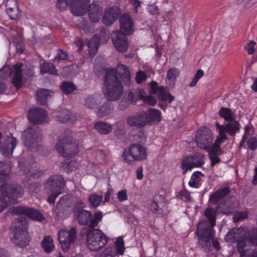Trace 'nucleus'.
Returning a JSON list of instances; mask_svg holds the SVG:
<instances>
[{
	"instance_id": "f257e3e1",
	"label": "nucleus",
	"mask_w": 257,
	"mask_h": 257,
	"mask_svg": "<svg viewBox=\"0 0 257 257\" xmlns=\"http://www.w3.org/2000/svg\"><path fill=\"white\" fill-rule=\"evenodd\" d=\"M118 75L124 85L129 86L131 84L130 72L126 65L118 66V71L115 68L106 69L103 80V93L108 100H117L123 94V86Z\"/></svg>"
},
{
	"instance_id": "f03ea898",
	"label": "nucleus",
	"mask_w": 257,
	"mask_h": 257,
	"mask_svg": "<svg viewBox=\"0 0 257 257\" xmlns=\"http://www.w3.org/2000/svg\"><path fill=\"white\" fill-rule=\"evenodd\" d=\"M55 147L58 153L65 158H71L79 152L78 144L69 137H65L58 140ZM62 164L68 172L75 171L78 167L77 162L69 161V159L64 160Z\"/></svg>"
},
{
	"instance_id": "7ed1b4c3",
	"label": "nucleus",
	"mask_w": 257,
	"mask_h": 257,
	"mask_svg": "<svg viewBox=\"0 0 257 257\" xmlns=\"http://www.w3.org/2000/svg\"><path fill=\"white\" fill-rule=\"evenodd\" d=\"M225 239L232 243H236L237 249L243 246H257V228L240 233L238 228H233L227 232Z\"/></svg>"
},
{
	"instance_id": "20e7f679",
	"label": "nucleus",
	"mask_w": 257,
	"mask_h": 257,
	"mask_svg": "<svg viewBox=\"0 0 257 257\" xmlns=\"http://www.w3.org/2000/svg\"><path fill=\"white\" fill-rule=\"evenodd\" d=\"M0 213L11 204L18 203V199L24 194L22 187L18 184H5L0 186Z\"/></svg>"
},
{
	"instance_id": "39448f33",
	"label": "nucleus",
	"mask_w": 257,
	"mask_h": 257,
	"mask_svg": "<svg viewBox=\"0 0 257 257\" xmlns=\"http://www.w3.org/2000/svg\"><path fill=\"white\" fill-rule=\"evenodd\" d=\"M28 226V221L24 217L16 219L11 225V229L14 233V236L11 238V240L21 247H26L29 243L30 237L27 231Z\"/></svg>"
},
{
	"instance_id": "423d86ee",
	"label": "nucleus",
	"mask_w": 257,
	"mask_h": 257,
	"mask_svg": "<svg viewBox=\"0 0 257 257\" xmlns=\"http://www.w3.org/2000/svg\"><path fill=\"white\" fill-rule=\"evenodd\" d=\"M108 240V237L99 229L90 228L87 231L86 243L92 251L100 250L106 244Z\"/></svg>"
},
{
	"instance_id": "0eeeda50",
	"label": "nucleus",
	"mask_w": 257,
	"mask_h": 257,
	"mask_svg": "<svg viewBox=\"0 0 257 257\" xmlns=\"http://www.w3.org/2000/svg\"><path fill=\"white\" fill-rule=\"evenodd\" d=\"M74 213L78 223L81 225H88L89 228L97 227L103 217L102 212L100 211L95 212L93 217L90 211L83 209H78Z\"/></svg>"
},
{
	"instance_id": "6e6552de",
	"label": "nucleus",
	"mask_w": 257,
	"mask_h": 257,
	"mask_svg": "<svg viewBox=\"0 0 257 257\" xmlns=\"http://www.w3.org/2000/svg\"><path fill=\"white\" fill-rule=\"evenodd\" d=\"M122 157L127 163L144 160L147 158V149L145 147L134 143L124 150Z\"/></svg>"
},
{
	"instance_id": "1a4fd4ad",
	"label": "nucleus",
	"mask_w": 257,
	"mask_h": 257,
	"mask_svg": "<svg viewBox=\"0 0 257 257\" xmlns=\"http://www.w3.org/2000/svg\"><path fill=\"white\" fill-rule=\"evenodd\" d=\"M41 136V132L39 127L36 125L29 127L24 131L22 136L25 146L32 150L37 146Z\"/></svg>"
},
{
	"instance_id": "9d476101",
	"label": "nucleus",
	"mask_w": 257,
	"mask_h": 257,
	"mask_svg": "<svg viewBox=\"0 0 257 257\" xmlns=\"http://www.w3.org/2000/svg\"><path fill=\"white\" fill-rule=\"evenodd\" d=\"M213 141V134L209 128L202 126L197 131L195 142L200 149L207 150L209 146L212 145Z\"/></svg>"
},
{
	"instance_id": "9b49d317",
	"label": "nucleus",
	"mask_w": 257,
	"mask_h": 257,
	"mask_svg": "<svg viewBox=\"0 0 257 257\" xmlns=\"http://www.w3.org/2000/svg\"><path fill=\"white\" fill-rule=\"evenodd\" d=\"M204 156L200 153H195L192 156L187 155L182 160L181 168L185 174L188 171L191 170L194 168L202 167L205 163Z\"/></svg>"
},
{
	"instance_id": "f8f14e48",
	"label": "nucleus",
	"mask_w": 257,
	"mask_h": 257,
	"mask_svg": "<svg viewBox=\"0 0 257 257\" xmlns=\"http://www.w3.org/2000/svg\"><path fill=\"white\" fill-rule=\"evenodd\" d=\"M77 232L75 227H73L69 230L61 229L58 233V240L61 245L62 250L68 251L76 239Z\"/></svg>"
},
{
	"instance_id": "ddd939ff",
	"label": "nucleus",
	"mask_w": 257,
	"mask_h": 257,
	"mask_svg": "<svg viewBox=\"0 0 257 257\" xmlns=\"http://www.w3.org/2000/svg\"><path fill=\"white\" fill-rule=\"evenodd\" d=\"M18 142L17 139L14 137H4L3 142L0 144V152L4 157H11Z\"/></svg>"
},
{
	"instance_id": "4468645a",
	"label": "nucleus",
	"mask_w": 257,
	"mask_h": 257,
	"mask_svg": "<svg viewBox=\"0 0 257 257\" xmlns=\"http://www.w3.org/2000/svg\"><path fill=\"white\" fill-rule=\"evenodd\" d=\"M109 39V32L105 28H102L99 34H95L89 41L88 47L91 50L97 51L100 46V43H106Z\"/></svg>"
},
{
	"instance_id": "2eb2a0df",
	"label": "nucleus",
	"mask_w": 257,
	"mask_h": 257,
	"mask_svg": "<svg viewBox=\"0 0 257 257\" xmlns=\"http://www.w3.org/2000/svg\"><path fill=\"white\" fill-rule=\"evenodd\" d=\"M65 185L64 178L60 175H54L50 177L45 184L47 191L55 192H62Z\"/></svg>"
},
{
	"instance_id": "dca6fc26",
	"label": "nucleus",
	"mask_w": 257,
	"mask_h": 257,
	"mask_svg": "<svg viewBox=\"0 0 257 257\" xmlns=\"http://www.w3.org/2000/svg\"><path fill=\"white\" fill-rule=\"evenodd\" d=\"M151 93L156 94L158 99L163 101H168L171 103L174 100V97L169 92H167L165 87L163 86H159L156 81H152L151 83Z\"/></svg>"
},
{
	"instance_id": "f3484780",
	"label": "nucleus",
	"mask_w": 257,
	"mask_h": 257,
	"mask_svg": "<svg viewBox=\"0 0 257 257\" xmlns=\"http://www.w3.org/2000/svg\"><path fill=\"white\" fill-rule=\"evenodd\" d=\"M47 116V111L42 108H34L28 112L29 121L35 124L42 123Z\"/></svg>"
},
{
	"instance_id": "a211bd4d",
	"label": "nucleus",
	"mask_w": 257,
	"mask_h": 257,
	"mask_svg": "<svg viewBox=\"0 0 257 257\" xmlns=\"http://www.w3.org/2000/svg\"><path fill=\"white\" fill-rule=\"evenodd\" d=\"M113 44L116 50L119 52H125L127 50L128 43L126 35L117 31L112 38Z\"/></svg>"
},
{
	"instance_id": "6ab92c4d",
	"label": "nucleus",
	"mask_w": 257,
	"mask_h": 257,
	"mask_svg": "<svg viewBox=\"0 0 257 257\" xmlns=\"http://www.w3.org/2000/svg\"><path fill=\"white\" fill-rule=\"evenodd\" d=\"M215 126L218 132H220L224 134H228L232 137H234L240 130V124L238 121L235 120L231 122H228L225 124H220L216 122Z\"/></svg>"
},
{
	"instance_id": "aec40b11",
	"label": "nucleus",
	"mask_w": 257,
	"mask_h": 257,
	"mask_svg": "<svg viewBox=\"0 0 257 257\" xmlns=\"http://www.w3.org/2000/svg\"><path fill=\"white\" fill-rule=\"evenodd\" d=\"M121 11L117 6H114L106 9L102 19L103 24L106 26H110L118 18Z\"/></svg>"
},
{
	"instance_id": "412c9836",
	"label": "nucleus",
	"mask_w": 257,
	"mask_h": 257,
	"mask_svg": "<svg viewBox=\"0 0 257 257\" xmlns=\"http://www.w3.org/2000/svg\"><path fill=\"white\" fill-rule=\"evenodd\" d=\"M90 5V0H74L71 6V11L75 16H83L88 11Z\"/></svg>"
},
{
	"instance_id": "4be33fe9",
	"label": "nucleus",
	"mask_w": 257,
	"mask_h": 257,
	"mask_svg": "<svg viewBox=\"0 0 257 257\" xmlns=\"http://www.w3.org/2000/svg\"><path fill=\"white\" fill-rule=\"evenodd\" d=\"M120 32L131 35L134 31V24L131 17L126 14H122L119 18Z\"/></svg>"
},
{
	"instance_id": "5701e85b",
	"label": "nucleus",
	"mask_w": 257,
	"mask_h": 257,
	"mask_svg": "<svg viewBox=\"0 0 257 257\" xmlns=\"http://www.w3.org/2000/svg\"><path fill=\"white\" fill-rule=\"evenodd\" d=\"M90 20L94 23L99 21L102 15V8L99 2H93L89 6L87 11Z\"/></svg>"
},
{
	"instance_id": "b1692460",
	"label": "nucleus",
	"mask_w": 257,
	"mask_h": 257,
	"mask_svg": "<svg viewBox=\"0 0 257 257\" xmlns=\"http://www.w3.org/2000/svg\"><path fill=\"white\" fill-rule=\"evenodd\" d=\"M146 115L142 112L135 116H129L126 119V123L130 126L142 128L146 125Z\"/></svg>"
},
{
	"instance_id": "393cba45",
	"label": "nucleus",
	"mask_w": 257,
	"mask_h": 257,
	"mask_svg": "<svg viewBox=\"0 0 257 257\" xmlns=\"http://www.w3.org/2000/svg\"><path fill=\"white\" fill-rule=\"evenodd\" d=\"M213 227H211V225L206 220L200 222L198 225L197 234L198 237L212 238L211 230Z\"/></svg>"
},
{
	"instance_id": "a878e982",
	"label": "nucleus",
	"mask_w": 257,
	"mask_h": 257,
	"mask_svg": "<svg viewBox=\"0 0 257 257\" xmlns=\"http://www.w3.org/2000/svg\"><path fill=\"white\" fill-rule=\"evenodd\" d=\"M143 113L146 115L145 118L146 124L154 122H159L161 119L160 111L155 108H149L147 112L144 111Z\"/></svg>"
},
{
	"instance_id": "bb28decb",
	"label": "nucleus",
	"mask_w": 257,
	"mask_h": 257,
	"mask_svg": "<svg viewBox=\"0 0 257 257\" xmlns=\"http://www.w3.org/2000/svg\"><path fill=\"white\" fill-rule=\"evenodd\" d=\"M94 128L99 135H107L111 132L112 126L107 122L99 120L94 123Z\"/></svg>"
},
{
	"instance_id": "cd10ccee",
	"label": "nucleus",
	"mask_w": 257,
	"mask_h": 257,
	"mask_svg": "<svg viewBox=\"0 0 257 257\" xmlns=\"http://www.w3.org/2000/svg\"><path fill=\"white\" fill-rule=\"evenodd\" d=\"M145 92L143 89L138 88L131 89L127 97L128 101L131 104H135L137 102L144 98Z\"/></svg>"
},
{
	"instance_id": "c85d7f7f",
	"label": "nucleus",
	"mask_w": 257,
	"mask_h": 257,
	"mask_svg": "<svg viewBox=\"0 0 257 257\" xmlns=\"http://www.w3.org/2000/svg\"><path fill=\"white\" fill-rule=\"evenodd\" d=\"M11 171V167L9 164L0 162V185L7 184L6 182L10 179Z\"/></svg>"
},
{
	"instance_id": "c756f323",
	"label": "nucleus",
	"mask_w": 257,
	"mask_h": 257,
	"mask_svg": "<svg viewBox=\"0 0 257 257\" xmlns=\"http://www.w3.org/2000/svg\"><path fill=\"white\" fill-rule=\"evenodd\" d=\"M17 0H7L6 10L11 19H16L18 16V9Z\"/></svg>"
},
{
	"instance_id": "7c9ffc66",
	"label": "nucleus",
	"mask_w": 257,
	"mask_h": 257,
	"mask_svg": "<svg viewBox=\"0 0 257 257\" xmlns=\"http://www.w3.org/2000/svg\"><path fill=\"white\" fill-rule=\"evenodd\" d=\"M14 68L15 72L12 79V83L17 88H19L21 87L23 82L22 66L15 64Z\"/></svg>"
},
{
	"instance_id": "2f4dec72",
	"label": "nucleus",
	"mask_w": 257,
	"mask_h": 257,
	"mask_svg": "<svg viewBox=\"0 0 257 257\" xmlns=\"http://www.w3.org/2000/svg\"><path fill=\"white\" fill-rule=\"evenodd\" d=\"M26 216L30 219L37 222H42L45 219V217L40 211L31 207H28Z\"/></svg>"
},
{
	"instance_id": "473e14b6",
	"label": "nucleus",
	"mask_w": 257,
	"mask_h": 257,
	"mask_svg": "<svg viewBox=\"0 0 257 257\" xmlns=\"http://www.w3.org/2000/svg\"><path fill=\"white\" fill-rule=\"evenodd\" d=\"M52 91L45 89H42L37 92L36 100L38 103L42 105L47 104L48 98L51 96Z\"/></svg>"
},
{
	"instance_id": "72a5a7b5",
	"label": "nucleus",
	"mask_w": 257,
	"mask_h": 257,
	"mask_svg": "<svg viewBox=\"0 0 257 257\" xmlns=\"http://www.w3.org/2000/svg\"><path fill=\"white\" fill-rule=\"evenodd\" d=\"M217 209L213 207H207L204 211V216L207 218L208 224L211 225V227H214L216 225Z\"/></svg>"
},
{
	"instance_id": "f704fd0d",
	"label": "nucleus",
	"mask_w": 257,
	"mask_h": 257,
	"mask_svg": "<svg viewBox=\"0 0 257 257\" xmlns=\"http://www.w3.org/2000/svg\"><path fill=\"white\" fill-rule=\"evenodd\" d=\"M114 110L113 104L110 102H104L98 109L97 115L99 117H104L112 113Z\"/></svg>"
},
{
	"instance_id": "c9c22d12",
	"label": "nucleus",
	"mask_w": 257,
	"mask_h": 257,
	"mask_svg": "<svg viewBox=\"0 0 257 257\" xmlns=\"http://www.w3.org/2000/svg\"><path fill=\"white\" fill-rule=\"evenodd\" d=\"M218 114L227 122H231L235 119L234 113L228 107H222L218 111Z\"/></svg>"
},
{
	"instance_id": "e433bc0d",
	"label": "nucleus",
	"mask_w": 257,
	"mask_h": 257,
	"mask_svg": "<svg viewBox=\"0 0 257 257\" xmlns=\"http://www.w3.org/2000/svg\"><path fill=\"white\" fill-rule=\"evenodd\" d=\"M179 75V71L175 68H170L167 73L166 81L170 87H174L177 77Z\"/></svg>"
},
{
	"instance_id": "4c0bfd02",
	"label": "nucleus",
	"mask_w": 257,
	"mask_h": 257,
	"mask_svg": "<svg viewBox=\"0 0 257 257\" xmlns=\"http://www.w3.org/2000/svg\"><path fill=\"white\" fill-rule=\"evenodd\" d=\"M40 73L43 75L46 73L54 75L58 74L55 65L48 62H44L40 65Z\"/></svg>"
},
{
	"instance_id": "58836bf2",
	"label": "nucleus",
	"mask_w": 257,
	"mask_h": 257,
	"mask_svg": "<svg viewBox=\"0 0 257 257\" xmlns=\"http://www.w3.org/2000/svg\"><path fill=\"white\" fill-rule=\"evenodd\" d=\"M101 97L99 94L91 95L85 100L84 105L89 108H93L100 103Z\"/></svg>"
},
{
	"instance_id": "ea45409f",
	"label": "nucleus",
	"mask_w": 257,
	"mask_h": 257,
	"mask_svg": "<svg viewBox=\"0 0 257 257\" xmlns=\"http://www.w3.org/2000/svg\"><path fill=\"white\" fill-rule=\"evenodd\" d=\"M11 70L8 68H2L0 70V93H3L6 90L7 87L4 81L11 76Z\"/></svg>"
},
{
	"instance_id": "a19ab883",
	"label": "nucleus",
	"mask_w": 257,
	"mask_h": 257,
	"mask_svg": "<svg viewBox=\"0 0 257 257\" xmlns=\"http://www.w3.org/2000/svg\"><path fill=\"white\" fill-rule=\"evenodd\" d=\"M217 211L222 214H230L234 212V209L233 205L231 203H221L218 205Z\"/></svg>"
},
{
	"instance_id": "79ce46f5",
	"label": "nucleus",
	"mask_w": 257,
	"mask_h": 257,
	"mask_svg": "<svg viewBox=\"0 0 257 257\" xmlns=\"http://www.w3.org/2000/svg\"><path fill=\"white\" fill-rule=\"evenodd\" d=\"M60 88L63 93L68 95L76 90L77 87L73 82L65 81L62 83Z\"/></svg>"
},
{
	"instance_id": "37998d69",
	"label": "nucleus",
	"mask_w": 257,
	"mask_h": 257,
	"mask_svg": "<svg viewBox=\"0 0 257 257\" xmlns=\"http://www.w3.org/2000/svg\"><path fill=\"white\" fill-rule=\"evenodd\" d=\"M42 246L45 252H51L54 248V245L53 242V239L50 236H45L42 241Z\"/></svg>"
},
{
	"instance_id": "c03bdc74",
	"label": "nucleus",
	"mask_w": 257,
	"mask_h": 257,
	"mask_svg": "<svg viewBox=\"0 0 257 257\" xmlns=\"http://www.w3.org/2000/svg\"><path fill=\"white\" fill-rule=\"evenodd\" d=\"M249 246H243L242 249H238L240 257H257V250L255 248H247Z\"/></svg>"
},
{
	"instance_id": "a18cd8bd",
	"label": "nucleus",
	"mask_w": 257,
	"mask_h": 257,
	"mask_svg": "<svg viewBox=\"0 0 257 257\" xmlns=\"http://www.w3.org/2000/svg\"><path fill=\"white\" fill-rule=\"evenodd\" d=\"M102 199V195L93 194L89 196L88 201L92 207L96 208L100 205Z\"/></svg>"
},
{
	"instance_id": "49530a36",
	"label": "nucleus",
	"mask_w": 257,
	"mask_h": 257,
	"mask_svg": "<svg viewBox=\"0 0 257 257\" xmlns=\"http://www.w3.org/2000/svg\"><path fill=\"white\" fill-rule=\"evenodd\" d=\"M71 115V112L67 109H63L56 116L59 121L62 123H65L70 120Z\"/></svg>"
},
{
	"instance_id": "de8ad7c7",
	"label": "nucleus",
	"mask_w": 257,
	"mask_h": 257,
	"mask_svg": "<svg viewBox=\"0 0 257 257\" xmlns=\"http://www.w3.org/2000/svg\"><path fill=\"white\" fill-rule=\"evenodd\" d=\"M116 248V253L119 255H122L124 253L125 248L124 241L121 236L118 237L115 242Z\"/></svg>"
},
{
	"instance_id": "09e8293b",
	"label": "nucleus",
	"mask_w": 257,
	"mask_h": 257,
	"mask_svg": "<svg viewBox=\"0 0 257 257\" xmlns=\"http://www.w3.org/2000/svg\"><path fill=\"white\" fill-rule=\"evenodd\" d=\"M68 59V54L61 49L58 50L57 55L54 59L55 63H59L61 60H67Z\"/></svg>"
},
{
	"instance_id": "8fccbe9b",
	"label": "nucleus",
	"mask_w": 257,
	"mask_h": 257,
	"mask_svg": "<svg viewBox=\"0 0 257 257\" xmlns=\"http://www.w3.org/2000/svg\"><path fill=\"white\" fill-rule=\"evenodd\" d=\"M227 140L228 137L226 134L218 132V136L215 141V142L213 144L212 143V145L218 149V148H220L221 144L224 143Z\"/></svg>"
},
{
	"instance_id": "3c124183",
	"label": "nucleus",
	"mask_w": 257,
	"mask_h": 257,
	"mask_svg": "<svg viewBox=\"0 0 257 257\" xmlns=\"http://www.w3.org/2000/svg\"><path fill=\"white\" fill-rule=\"evenodd\" d=\"M28 207L24 206L14 207L11 209V213L13 215L23 214L26 215Z\"/></svg>"
},
{
	"instance_id": "603ef678",
	"label": "nucleus",
	"mask_w": 257,
	"mask_h": 257,
	"mask_svg": "<svg viewBox=\"0 0 257 257\" xmlns=\"http://www.w3.org/2000/svg\"><path fill=\"white\" fill-rule=\"evenodd\" d=\"M209 156H220L222 154V151L220 148H217L213 145L209 146L207 150Z\"/></svg>"
},
{
	"instance_id": "864d4df0",
	"label": "nucleus",
	"mask_w": 257,
	"mask_h": 257,
	"mask_svg": "<svg viewBox=\"0 0 257 257\" xmlns=\"http://www.w3.org/2000/svg\"><path fill=\"white\" fill-rule=\"evenodd\" d=\"M198 244L201 245L202 248L206 249L210 246V240L211 238L201 237H198Z\"/></svg>"
},
{
	"instance_id": "5fc2aeb1",
	"label": "nucleus",
	"mask_w": 257,
	"mask_h": 257,
	"mask_svg": "<svg viewBox=\"0 0 257 257\" xmlns=\"http://www.w3.org/2000/svg\"><path fill=\"white\" fill-rule=\"evenodd\" d=\"M71 0H58L56 6L57 8L61 11H64L70 4Z\"/></svg>"
},
{
	"instance_id": "6e6d98bb",
	"label": "nucleus",
	"mask_w": 257,
	"mask_h": 257,
	"mask_svg": "<svg viewBox=\"0 0 257 257\" xmlns=\"http://www.w3.org/2000/svg\"><path fill=\"white\" fill-rule=\"evenodd\" d=\"M179 195L181 199H184L185 201L190 202L191 201V197L190 196V192L185 189L180 191L179 193Z\"/></svg>"
},
{
	"instance_id": "4d7b16f0",
	"label": "nucleus",
	"mask_w": 257,
	"mask_h": 257,
	"mask_svg": "<svg viewBox=\"0 0 257 257\" xmlns=\"http://www.w3.org/2000/svg\"><path fill=\"white\" fill-rule=\"evenodd\" d=\"M147 78V74L143 71H139L136 76V81L138 84H141Z\"/></svg>"
},
{
	"instance_id": "13d9d810",
	"label": "nucleus",
	"mask_w": 257,
	"mask_h": 257,
	"mask_svg": "<svg viewBox=\"0 0 257 257\" xmlns=\"http://www.w3.org/2000/svg\"><path fill=\"white\" fill-rule=\"evenodd\" d=\"M48 193L49 196L47 198V202L50 204H52L54 203L55 199L62 193V192H55L48 191Z\"/></svg>"
},
{
	"instance_id": "bf43d9fd",
	"label": "nucleus",
	"mask_w": 257,
	"mask_h": 257,
	"mask_svg": "<svg viewBox=\"0 0 257 257\" xmlns=\"http://www.w3.org/2000/svg\"><path fill=\"white\" fill-rule=\"evenodd\" d=\"M248 212L246 211L238 212L234 216V219L236 221H240L248 217Z\"/></svg>"
},
{
	"instance_id": "052dcab7",
	"label": "nucleus",
	"mask_w": 257,
	"mask_h": 257,
	"mask_svg": "<svg viewBox=\"0 0 257 257\" xmlns=\"http://www.w3.org/2000/svg\"><path fill=\"white\" fill-rule=\"evenodd\" d=\"M215 192L218 196H219V197L222 199L225 196L228 195L230 192V190L229 187H224L218 189Z\"/></svg>"
},
{
	"instance_id": "680f3d73",
	"label": "nucleus",
	"mask_w": 257,
	"mask_h": 257,
	"mask_svg": "<svg viewBox=\"0 0 257 257\" xmlns=\"http://www.w3.org/2000/svg\"><path fill=\"white\" fill-rule=\"evenodd\" d=\"M118 200L120 202H124L127 200V191L126 189H123L118 192L117 194Z\"/></svg>"
},
{
	"instance_id": "e2e57ef3",
	"label": "nucleus",
	"mask_w": 257,
	"mask_h": 257,
	"mask_svg": "<svg viewBox=\"0 0 257 257\" xmlns=\"http://www.w3.org/2000/svg\"><path fill=\"white\" fill-rule=\"evenodd\" d=\"M247 146L249 149L251 150H255L257 149V140L255 137H251L248 142Z\"/></svg>"
},
{
	"instance_id": "0e129e2a",
	"label": "nucleus",
	"mask_w": 257,
	"mask_h": 257,
	"mask_svg": "<svg viewBox=\"0 0 257 257\" xmlns=\"http://www.w3.org/2000/svg\"><path fill=\"white\" fill-rule=\"evenodd\" d=\"M130 104L127 99H122L119 102L118 107L119 109L123 111L128 108Z\"/></svg>"
},
{
	"instance_id": "69168bd1",
	"label": "nucleus",
	"mask_w": 257,
	"mask_h": 257,
	"mask_svg": "<svg viewBox=\"0 0 257 257\" xmlns=\"http://www.w3.org/2000/svg\"><path fill=\"white\" fill-rule=\"evenodd\" d=\"M43 174V172L42 171L37 169L33 171L29 170L28 171V175H30L31 177L35 179L39 178L42 176Z\"/></svg>"
},
{
	"instance_id": "338daca9",
	"label": "nucleus",
	"mask_w": 257,
	"mask_h": 257,
	"mask_svg": "<svg viewBox=\"0 0 257 257\" xmlns=\"http://www.w3.org/2000/svg\"><path fill=\"white\" fill-rule=\"evenodd\" d=\"M142 100H143L146 103L151 105H154L157 103V99L156 97L152 95L146 96L144 95V98H143Z\"/></svg>"
},
{
	"instance_id": "774afa93",
	"label": "nucleus",
	"mask_w": 257,
	"mask_h": 257,
	"mask_svg": "<svg viewBox=\"0 0 257 257\" xmlns=\"http://www.w3.org/2000/svg\"><path fill=\"white\" fill-rule=\"evenodd\" d=\"M100 257H114L113 251L111 247H106L100 254Z\"/></svg>"
}]
</instances>
